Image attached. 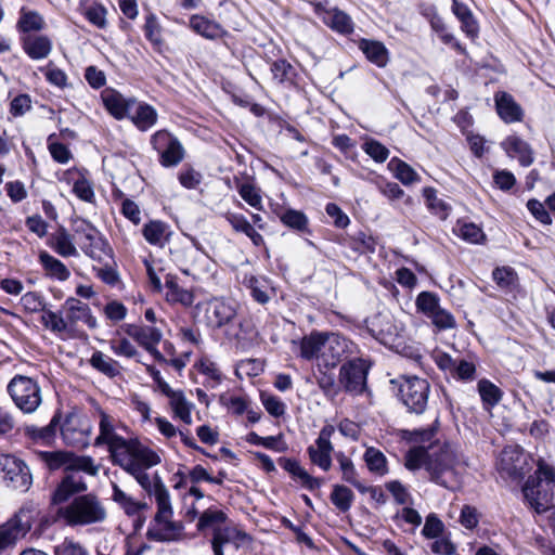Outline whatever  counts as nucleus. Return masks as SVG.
<instances>
[{
  "label": "nucleus",
  "instance_id": "nucleus-13",
  "mask_svg": "<svg viewBox=\"0 0 555 555\" xmlns=\"http://www.w3.org/2000/svg\"><path fill=\"white\" fill-rule=\"evenodd\" d=\"M150 142L158 155L159 165L164 168H175L185 157L186 152L180 140L166 129L152 134Z\"/></svg>",
  "mask_w": 555,
  "mask_h": 555
},
{
  "label": "nucleus",
  "instance_id": "nucleus-26",
  "mask_svg": "<svg viewBox=\"0 0 555 555\" xmlns=\"http://www.w3.org/2000/svg\"><path fill=\"white\" fill-rule=\"evenodd\" d=\"M501 146L509 157H516L522 167H528L533 163L532 150L521 138L509 135L501 143Z\"/></svg>",
  "mask_w": 555,
  "mask_h": 555
},
{
  "label": "nucleus",
  "instance_id": "nucleus-61",
  "mask_svg": "<svg viewBox=\"0 0 555 555\" xmlns=\"http://www.w3.org/2000/svg\"><path fill=\"white\" fill-rule=\"evenodd\" d=\"M171 399V405L176 415L185 424L192 423L191 410L185 397L182 392H177Z\"/></svg>",
  "mask_w": 555,
  "mask_h": 555
},
{
  "label": "nucleus",
  "instance_id": "nucleus-52",
  "mask_svg": "<svg viewBox=\"0 0 555 555\" xmlns=\"http://www.w3.org/2000/svg\"><path fill=\"white\" fill-rule=\"evenodd\" d=\"M349 247L358 254H374L376 248L375 238L364 232H359L349 241Z\"/></svg>",
  "mask_w": 555,
  "mask_h": 555
},
{
  "label": "nucleus",
  "instance_id": "nucleus-63",
  "mask_svg": "<svg viewBox=\"0 0 555 555\" xmlns=\"http://www.w3.org/2000/svg\"><path fill=\"white\" fill-rule=\"evenodd\" d=\"M109 345L112 351L118 357L132 359L139 354L134 345H132L131 341L125 337L112 339Z\"/></svg>",
  "mask_w": 555,
  "mask_h": 555
},
{
  "label": "nucleus",
  "instance_id": "nucleus-46",
  "mask_svg": "<svg viewBox=\"0 0 555 555\" xmlns=\"http://www.w3.org/2000/svg\"><path fill=\"white\" fill-rule=\"evenodd\" d=\"M431 453L425 447L411 448L404 457V465L409 470H417L425 466L429 461Z\"/></svg>",
  "mask_w": 555,
  "mask_h": 555
},
{
  "label": "nucleus",
  "instance_id": "nucleus-14",
  "mask_svg": "<svg viewBox=\"0 0 555 555\" xmlns=\"http://www.w3.org/2000/svg\"><path fill=\"white\" fill-rule=\"evenodd\" d=\"M530 456L519 446L505 447L499 459V468L512 479H522L531 470Z\"/></svg>",
  "mask_w": 555,
  "mask_h": 555
},
{
  "label": "nucleus",
  "instance_id": "nucleus-40",
  "mask_svg": "<svg viewBox=\"0 0 555 555\" xmlns=\"http://www.w3.org/2000/svg\"><path fill=\"white\" fill-rule=\"evenodd\" d=\"M363 460L371 473L378 476H384L388 473L387 459L380 450L369 447L363 454Z\"/></svg>",
  "mask_w": 555,
  "mask_h": 555
},
{
  "label": "nucleus",
  "instance_id": "nucleus-2",
  "mask_svg": "<svg viewBox=\"0 0 555 555\" xmlns=\"http://www.w3.org/2000/svg\"><path fill=\"white\" fill-rule=\"evenodd\" d=\"M522 493L529 505L538 514L555 508V469L540 462L534 476H530L522 487Z\"/></svg>",
  "mask_w": 555,
  "mask_h": 555
},
{
  "label": "nucleus",
  "instance_id": "nucleus-11",
  "mask_svg": "<svg viewBox=\"0 0 555 555\" xmlns=\"http://www.w3.org/2000/svg\"><path fill=\"white\" fill-rule=\"evenodd\" d=\"M372 363L363 358L344 362L339 369L338 383L341 389L353 397L367 392V376Z\"/></svg>",
  "mask_w": 555,
  "mask_h": 555
},
{
  "label": "nucleus",
  "instance_id": "nucleus-5",
  "mask_svg": "<svg viewBox=\"0 0 555 555\" xmlns=\"http://www.w3.org/2000/svg\"><path fill=\"white\" fill-rule=\"evenodd\" d=\"M392 390L409 414L423 415L429 402L431 387L426 378L402 375L390 380Z\"/></svg>",
  "mask_w": 555,
  "mask_h": 555
},
{
  "label": "nucleus",
  "instance_id": "nucleus-27",
  "mask_svg": "<svg viewBox=\"0 0 555 555\" xmlns=\"http://www.w3.org/2000/svg\"><path fill=\"white\" fill-rule=\"evenodd\" d=\"M128 118L140 131H147L156 125L158 114L152 105L144 102H137Z\"/></svg>",
  "mask_w": 555,
  "mask_h": 555
},
{
  "label": "nucleus",
  "instance_id": "nucleus-37",
  "mask_svg": "<svg viewBox=\"0 0 555 555\" xmlns=\"http://www.w3.org/2000/svg\"><path fill=\"white\" fill-rule=\"evenodd\" d=\"M227 519L228 516L223 511L209 507L198 516L196 528L201 532L207 529H211L214 532L215 529L220 528Z\"/></svg>",
  "mask_w": 555,
  "mask_h": 555
},
{
  "label": "nucleus",
  "instance_id": "nucleus-60",
  "mask_svg": "<svg viewBox=\"0 0 555 555\" xmlns=\"http://www.w3.org/2000/svg\"><path fill=\"white\" fill-rule=\"evenodd\" d=\"M385 488L387 491L391 493L393 500L399 505H405L412 503V495L409 492L408 488L402 485L399 480H390L385 483Z\"/></svg>",
  "mask_w": 555,
  "mask_h": 555
},
{
  "label": "nucleus",
  "instance_id": "nucleus-44",
  "mask_svg": "<svg viewBox=\"0 0 555 555\" xmlns=\"http://www.w3.org/2000/svg\"><path fill=\"white\" fill-rule=\"evenodd\" d=\"M90 364L93 369L108 377H115L119 374L118 362L104 354L102 351L93 352Z\"/></svg>",
  "mask_w": 555,
  "mask_h": 555
},
{
  "label": "nucleus",
  "instance_id": "nucleus-21",
  "mask_svg": "<svg viewBox=\"0 0 555 555\" xmlns=\"http://www.w3.org/2000/svg\"><path fill=\"white\" fill-rule=\"evenodd\" d=\"M20 41L26 55L35 61L48 57L52 51V41L46 35H25Z\"/></svg>",
  "mask_w": 555,
  "mask_h": 555
},
{
  "label": "nucleus",
  "instance_id": "nucleus-64",
  "mask_svg": "<svg viewBox=\"0 0 555 555\" xmlns=\"http://www.w3.org/2000/svg\"><path fill=\"white\" fill-rule=\"evenodd\" d=\"M443 529L444 525L440 520V518L436 514L430 513L425 519V525L422 529V534L426 539H436L442 534Z\"/></svg>",
  "mask_w": 555,
  "mask_h": 555
},
{
  "label": "nucleus",
  "instance_id": "nucleus-17",
  "mask_svg": "<svg viewBox=\"0 0 555 555\" xmlns=\"http://www.w3.org/2000/svg\"><path fill=\"white\" fill-rule=\"evenodd\" d=\"M334 433V426H323V428L320 430L319 437L314 442V446H309L307 449L310 461L323 472H328L332 467L331 454L334 450V447L331 442V437Z\"/></svg>",
  "mask_w": 555,
  "mask_h": 555
},
{
  "label": "nucleus",
  "instance_id": "nucleus-38",
  "mask_svg": "<svg viewBox=\"0 0 555 555\" xmlns=\"http://www.w3.org/2000/svg\"><path fill=\"white\" fill-rule=\"evenodd\" d=\"M196 367L201 374L206 376V387L216 388L221 384L222 373L218 364L208 357H202L196 362Z\"/></svg>",
  "mask_w": 555,
  "mask_h": 555
},
{
  "label": "nucleus",
  "instance_id": "nucleus-20",
  "mask_svg": "<svg viewBox=\"0 0 555 555\" xmlns=\"http://www.w3.org/2000/svg\"><path fill=\"white\" fill-rule=\"evenodd\" d=\"M88 170L85 168H72L65 172L67 182H73V193L81 201L93 204L95 194L91 182L88 180Z\"/></svg>",
  "mask_w": 555,
  "mask_h": 555
},
{
  "label": "nucleus",
  "instance_id": "nucleus-16",
  "mask_svg": "<svg viewBox=\"0 0 555 555\" xmlns=\"http://www.w3.org/2000/svg\"><path fill=\"white\" fill-rule=\"evenodd\" d=\"M324 341L321 360L325 367H335L343 358L352 354L357 348L353 341L337 333H326Z\"/></svg>",
  "mask_w": 555,
  "mask_h": 555
},
{
  "label": "nucleus",
  "instance_id": "nucleus-49",
  "mask_svg": "<svg viewBox=\"0 0 555 555\" xmlns=\"http://www.w3.org/2000/svg\"><path fill=\"white\" fill-rule=\"evenodd\" d=\"M395 173V177L405 185H409L418 180V175L415 170L399 158H392L388 165Z\"/></svg>",
  "mask_w": 555,
  "mask_h": 555
},
{
  "label": "nucleus",
  "instance_id": "nucleus-56",
  "mask_svg": "<svg viewBox=\"0 0 555 555\" xmlns=\"http://www.w3.org/2000/svg\"><path fill=\"white\" fill-rule=\"evenodd\" d=\"M317 383L326 397L334 398L341 389L339 383H336L335 375L325 371H319Z\"/></svg>",
  "mask_w": 555,
  "mask_h": 555
},
{
  "label": "nucleus",
  "instance_id": "nucleus-55",
  "mask_svg": "<svg viewBox=\"0 0 555 555\" xmlns=\"http://www.w3.org/2000/svg\"><path fill=\"white\" fill-rule=\"evenodd\" d=\"M440 305V297L433 292H421L415 299V306L417 312L422 313L424 317L433 312Z\"/></svg>",
  "mask_w": 555,
  "mask_h": 555
},
{
  "label": "nucleus",
  "instance_id": "nucleus-4",
  "mask_svg": "<svg viewBox=\"0 0 555 555\" xmlns=\"http://www.w3.org/2000/svg\"><path fill=\"white\" fill-rule=\"evenodd\" d=\"M59 429L67 444H85L91 433L90 426L77 430L70 417H67L64 424L61 425V412L56 411L48 425L43 427L27 425L24 428V434L35 443L50 446L54 441Z\"/></svg>",
  "mask_w": 555,
  "mask_h": 555
},
{
  "label": "nucleus",
  "instance_id": "nucleus-28",
  "mask_svg": "<svg viewBox=\"0 0 555 555\" xmlns=\"http://www.w3.org/2000/svg\"><path fill=\"white\" fill-rule=\"evenodd\" d=\"M224 335L229 340L235 341L237 346L245 347L253 341L256 332L249 321L236 318L234 323L224 330Z\"/></svg>",
  "mask_w": 555,
  "mask_h": 555
},
{
  "label": "nucleus",
  "instance_id": "nucleus-35",
  "mask_svg": "<svg viewBox=\"0 0 555 555\" xmlns=\"http://www.w3.org/2000/svg\"><path fill=\"white\" fill-rule=\"evenodd\" d=\"M323 22L331 29L341 35H350L353 33V22L351 17L337 8L331 9L327 16H323Z\"/></svg>",
  "mask_w": 555,
  "mask_h": 555
},
{
  "label": "nucleus",
  "instance_id": "nucleus-36",
  "mask_svg": "<svg viewBox=\"0 0 555 555\" xmlns=\"http://www.w3.org/2000/svg\"><path fill=\"white\" fill-rule=\"evenodd\" d=\"M43 17L36 11H27L22 8L16 23V29L21 36L31 35V31H40L44 28Z\"/></svg>",
  "mask_w": 555,
  "mask_h": 555
},
{
  "label": "nucleus",
  "instance_id": "nucleus-24",
  "mask_svg": "<svg viewBox=\"0 0 555 555\" xmlns=\"http://www.w3.org/2000/svg\"><path fill=\"white\" fill-rule=\"evenodd\" d=\"M279 465L287 472L295 480H299L301 486L309 490L314 491L321 487V480L311 476L299 462L291 457H280Z\"/></svg>",
  "mask_w": 555,
  "mask_h": 555
},
{
  "label": "nucleus",
  "instance_id": "nucleus-19",
  "mask_svg": "<svg viewBox=\"0 0 555 555\" xmlns=\"http://www.w3.org/2000/svg\"><path fill=\"white\" fill-rule=\"evenodd\" d=\"M236 319V310L222 300H212L206 309L207 324L215 328L229 327Z\"/></svg>",
  "mask_w": 555,
  "mask_h": 555
},
{
  "label": "nucleus",
  "instance_id": "nucleus-43",
  "mask_svg": "<svg viewBox=\"0 0 555 555\" xmlns=\"http://www.w3.org/2000/svg\"><path fill=\"white\" fill-rule=\"evenodd\" d=\"M246 285L250 289L251 297L261 305L270 300L268 291L270 288V281L264 276L250 275L246 279Z\"/></svg>",
  "mask_w": 555,
  "mask_h": 555
},
{
  "label": "nucleus",
  "instance_id": "nucleus-58",
  "mask_svg": "<svg viewBox=\"0 0 555 555\" xmlns=\"http://www.w3.org/2000/svg\"><path fill=\"white\" fill-rule=\"evenodd\" d=\"M492 278L502 289H512L517 280L516 272L511 267L495 268L492 272Z\"/></svg>",
  "mask_w": 555,
  "mask_h": 555
},
{
  "label": "nucleus",
  "instance_id": "nucleus-62",
  "mask_svg": "<svg viewBox=\"0 0 555 555\" xmlns=\"http://www.w3.org/2000/svg\"><path fill=\"white\" fill-rule=\"evenodd\" d=\"M362 149L377 163H384L389 156V150L374 139L366 140L363 143Z\"/></svg>",
  "mask_w": 555,
  "mask_h": 555
},
{
  "label": "nucleus",
  "instance_id": "nucleus-6",
  "mask_svg": "<svg viewBox=\"0 0 555 555\" xmlns=\"http://www.w3.org/2000/svg\"><path fill=\"white\" fill-rule=\"evenodd\" d=\"M461 464L466 465L462 454L453 444L446 442L437 451L431 452L426 470L429 473L430 481L447 489H454L457 482L456 467Z\"/></svg>",
  "mask_w": 555,
  "mask_h": 555
},
{
  "label": "nucleus",
  "instance_id": "nucleus-50",
  "mask_svg": "<svg viewBox=\"0 0 555 555\" xmlns=\"http://www.w3.org/2000/svg\"><path fill=\"white\" fill-rule=\"evenodd\" d=\"M41 324L53 333H64L67 330V322L61 311L54 312L47 307L42 310Z\"/></svg>",
  "mask_w": 555,
  "mask_h": 555
},
{
  "label": "nucleus",
  "instance_id": "nucleus-47",
  "mask_svg": "<svg viewBox=\"0 0 555 555\" xmlns=\"http://www.w3.org/2000/svg\"><path fill=\"white\" fill-rule=\"evenodd\" d=\"M166 288H167V300L171 302H179L184 307H190L193 305L194 296L193 294L180 287L175 281H166Z\"/></svg>",
  "mask_w": 555,
  "mask_h": 555
},
{
  "label": "nucleus",
  "instance_id": "nucleus-15",
  "mask_svg": "<svg viewBox=\"0 0 555 555\" xmlns=\"http://www.w3.org/2000/svg\"><path fill=\"white\" fill-rule=\"evenodd\" d=\"M0 469L7 487L25 492L31 485V475L28 466L21 460L7 455L0 460Z\"/></svg>",
  "mask_w": 555,
  "mask_h": 555
},
{
  "label": "nucleus",
  "instance_id": "nucleus-57",
  "mask_svg": "<svg viewBox=\"0 0 555 555\" xmlns=\"http://www.w3.org/2000/svg\"><path fill=\"white\" fill-rule=\"evenodd\" d=\"M237 192L241 197L251 207L257 210L262 209V198L259 190L251 183H240Z\"/></svg>",
  "mask_w": 555,
  "mask_h": 555
},
{
  "label": "nucleus",
  "instance_id": "nucleus-39",
  "mask_svg": "<svg viewBox=\"0 0 555 555\" xmlns=\"http://www.w3.org/2000/svg\"><path fill=\"white\" fill-rule=\"evenodd\" d=\"M477 388L486 409L495 406L502 399V390L489 379H480L477 384Z\"/></svg>",
  "mask_w": 555,
  "mask_h": 555
},
{
  "label": "nucleus",
  "instance_id": "nucleus-18",
  "mask_svg": "<svg viewBox=\"0 0 555 555\" xmlns=\"http://www.w3.org/2000/svg\"><path fill=\"white\" fill-rule=\"evenodd\" d=\"M101 98L106 111L117 120L130 117V113L137 104L135 98L125 96L112 88L102 91Z\"/></svg>",
  "mask_w": 555,
  "mask_h": 555
},
{
  "label": "nucleus",
  "instance_id": "nucleus-23",
  "mask_svg": "<svg viewBox=\"0 0 555 555\" xmlns=\"http://www.w3.org/2000/svg\"><path fill=\"white\" fill-rule=\"evenodd\" d=\"M494 102L496 113L502 120L507 124L521 120L522 109L509 93L505 91H498L494 94Z\"/></svg>",
  "mask_w": 555,
  "mask_h": 555
},
{
  "label": "nucleus",
  "instance_id": "nucleus-7",
  "mask_svg": "<svg viewBox=\"0 0 555 555\" xmlns=\"http://www.w3.org/2000/svg\"><path fill=\"white\" fill-rule=\"evenodd\" d=\"M73 501L57 509V515L69 526H87L102 522L106 518V509L93 493H77Z\"/></svg>",
  "mask_w": 555,
  "mask_h": 555
},
{
  "label": "nucleus",
  "instance_id": "nucleus-3",
  "mask_svg": "<svg viewBox=\"0 0 555 555\" xmlns=\"http://www.w3.org/2000/svg\"><path fill=\"white\" fill-rule=\"evenodd\" d=\"M155 496L157 512L154 516V522L157 528L150 527L146 537L150 540L157 542L172 541L179 534L182 526L172 521V506L170 494L162 478L158 475L154 476L153 493Z\"/></svg>",
  "mask_w": 555,
  "mask_h": 555
},
{
  "label": "nucleus",
  "instance_id": "nucleus-59",
  "mask_svg": "<svg viewBox=\"0 0 555 555\" xmlns=\"http://www.w3.org/2000/svg\"><path fill=\"white\" fill-rule=\"evenodd\" d=\"M233 539V530L229 527L216 528L211 539V548L215 555H224L223 546Z\"/></svg>",
  "mask_w": 555,
  "mask_h": 555
},
{
  "label": "nucleus",
  "instance_id": "nucleus-31",
  "mask_svg": "<svg viewBox=\"0 0 555 555\" xmlns=\"http://www.w3.org/2000/svg\"><path fill=\"white\" fill-rule=\"evenodd\" d=\"M190 28L197 35L210 40L220 38L223 33L219 23L197 14L191 16Z\"/></svg>",
  "mask_w": 555,
  "mask_h": 555
},
{
  "label": "nucleus",
  "instance_id": "nucleus-1",
  "mask_svg": "<svg viewBox=\"0 0 555 555\" xmlns=\"http://www.w3.org/2000/svg\"><path fill=\"white\" fill-rule=\"evenodd\" d=\"M37 456L49 470L63 468L65 472L51 495V503L54 505L65 503L77 493L87 491L88 486L79 472L90 476H96L99 472L92 457L76 455L70 451H39Z\"/></svg>",
  "mask_w": 555,
  "mask_h": 555
},
{
  "label": "nucleus",
  "instance_id": "nucleus-32",
  "mask_svg": "<svg viewBox=\"0 0 555 555\" xmlns=\"http://www.w3.org/2000/svg\"><path fill=\"white\" fill-rule=\"evenodd\" d=\"M168 228L169 227L163 221L152 220L143 225L142 235L149 244L164 247L165 244L169 242L168 236L170 233L168 232Z\"/></svg>",
  "mask_w": 555,
  "mask_h": 555
},
{
  "label": "nucleus",
  "instance_id": "nucleus-8",
  "mask_svg": "<svg viewBox=\"0 0 555 555\" xmlns=\"http://www.w3.org/2000/svg\"><path fill=\"white\" fill-rule=\"evenodd\" d=\"M94 446H107L112 461L116 464L122 456L129 455L143 444L138 439H126L119 436L115 431V420L100 410L99 435L94 440Z\"/></svg>",
  "mask_w": 555,
  "mask_h": 555
},
{
  "label": "nucleus",
  "instance_id": "nucleus-53",
  "mask_svg": "<svg viewBox=\"0 0 555 555\" xmlns=\"http://www.w3.org/2000/svg\"><path fill=\"white\" fill-rule=\"evenodd\" d=\"M450 376L460 382H472L476 378V365L465 359H457Z\"/></svg>",
  "mask_w": 555,
  "mask_h": 555
},
{
  "label": "nucleus",
  "instance_id": "nucleus-30",
  "mask_svg": "<svg viewBox=\"0 0 555 555\" xmlns=\"http://www.w3.org/2000/svg\"><path fill=\"white\" fill-rule=\"evenodd\" d=\"M367 330L373 338L385 346L392 345L398 335L397 327L389 320L379 317L371 322Z\"/></svg>",
  "mask_w": 555,
  "mask_h": 555
},
{
  "label": "nucleus",
  "instance_id": "nucleus-22",
  "mask_svg": "<svg viewBox=\"0 0 555 555\" xmlns=\"http://www.w3.org/2000/svg\"><path fill=\"white\" fill-rule=\"evenodd\" d=\"M163 338V333L159 328L151 325H141L137 343L144 348L155 361L159 363H167L166 358L157 349V345Z\"/></svg>",
  "mask_w": 555,
  "mask_h": 555
},
{
  "label": "nucleus",
  "instance_id": "nucleus-42",
  "mask_svg": "<svg viewBox=\"0 0 555 555\" xmlns=\"http://www.w3.org/2000/svg\"><path fill=\"white\" fill-rule=\"evenodd\" d=\"M332 504L340 512L347 513L354 501L353 492L344 485H334L331 495Z\"/></svg>",
  "mask_w": 555,
  "mask_h": 555
},
{
  "label": "nucleus",
  "instance_id": "nucleus-10",
  "mask_svg": "<svg viewBox=\"0 0 555 555\" xmlns=\"http://www.w3.org/2000/svg\"><path fill=\"white\" fill-rule=\"evenodd\" d=\"M72 234L81 251L93 260L100 261L103 254L111 251L106 240L98 228L83 218L73 219Z\"/></svg>",
  "mask_w": 555,
  "mask_h": 555
},
{
  "label": "nucleus",
  "instance_id": "nucleus-51",
  "mask_svg": "<svg viewBox=\"0 0 555 555\" xmlns=\"http://www.w3.org/2000/svg\"><path fill=\"white\" fill-rule=\"evenodd\" d=\"M281 221L283 224L293 230L310 233L308 229V218L304 212L299 210L291 208L285 210L281 216Z\"/></svg>",
  "mask_w": 555,
  "mask_h": 555
},
{
  "label": "nucleus",
  "instance_id": "nucleus-54",
  "mask_svg": "<svg viewBox=\"0 0 555 555\" xmlns=\"http://www.w3.org/2000/svg\"><path fill=\"white\" fill-rule=\"evenodd\" d=\"M202 173L191 165H184L178 172V181L186 190H195L202 183Z\"/></svg>",
  "mask_w": 555,
  "mask_h": 555
},
{
  "label": "nucleus",
  "instance_id": "nucleus-41",
  "mask_svg": "<svg viewBox=\"0 0 555 555\" xmlns=\"http://www.w3.org/2000/svg\"><path fill=\"white\" fill-rule=\"evenodd\" d=\"M436 193L434 188H425L423 190V195L429 211L440 220H446L450 215L451 206L446 201L437 197Z\"/></svg>",
  "mask_w": 555,
  "mask_h": 555
},
{
  "label": "nucleus",
  "instance_id": "nucleus-34",
  "mask_svg": "<svg viewBox=\"0 0 555 555\" xmlns=\"http://www.w3.org/2000/svg\"><path fill=\"white\" fill-rule=\"evenodd\" d=\"M325 334L322 332H312L308 336H304L300 340L299 356L305 360L321 358L324 348Z\"/></svg>",
  "mask_w": 555,
  "mask_h": 555
},
{
  "label": "nucleus",
  "instance_id": "nucleus-45",
  "mask_svg": "<svg viewBox=\"0 0 555 555\" xmlns=\"http://www.w3.org/2000/svg\"><path fill=\"white\" fill-rule=\"evenodd\" d=\"M271 73L279 83H293L297 76L296 68L284 59H279L271 64Z\"/></svg>",
  "mask_w": 555,
  "mask_h": 555
},
{
  "label": "nucleus",
  "instance_id": "nucleus-48",
  "mask_svg": "<svg viewBox=\"0 0 555 555\" xmlns=\"http://www.w3.org/2000/svg\"><path fill=\"white\" fill-rule=\"evenodd\" d=\"M454 231L457 236L470 244H481L486 240L482 229L473 222L457 223Z\"/></svg>",
  "mask_w": 555,
  "mask_h": 555
},
{
  "label": "nucleus",
  "instance_id": "nucleus-25",
  "mask_svg": "<svg viewBox=\"0 0 555 555\" xmlns=\"http://www.w3.org/2000/svg\"><path fill=\"white\" fill-rule=\"evenodd\" d=\"M48 245L61 257H77L79 255L75 246L73 234L64 227H60L51 233L48 238Z\"/></svg>",
  "mask_w": 555,
  "mask_h": 555
},
{
  "label": "nucleus",
  "instance_id": "nucleus-12",
  "mask_svg": "<svg viewBox=\"0 0 555 555\" xmlns=\"http://www.w3.org/2000/svg\"><path fill=\"white\" fill-rule=\"evenodd\" d=\"M8 393L23 413H33L41 403L39 385L30 377L15 375L8 384Z\"/></svg>",
  "mask_w": 555,
  "mask_h": 555
},
{
  "label": "nucleus",
  "instance_id": "nucleus-29",
  "mask_svg": "<svg viewBox=\"0 0 555 555\" xmlns=\"http://www.w3.org/2000/svg\"><path fill=\"white\" fill-rule=\"evenodd\" d=\"M359 49L365 57L377 67H385L389 61V52L385 44L380 41L361 39Z\"/></svg>",
  "mask_w": 555,
  "mask_h": 555
},
{
  "label": "nucleus",
  "instance_id": "nucleus-9",
  "mask_svg": "<svg viewBox=\"0 0 555 555\" xmlns=\"http://www.w3.org/2000/svg\"><path fill=\"white\" fill-rule=\"evenodd\" d=\"M159 463L160 456L154 450L143 444L134 449L129 455L122 456L115 465H118L133 476L142 489L152 494L154 480H151L150 475L145 470Z\"/></svg>",
  "mask_w": 555,
  "mask_h": 555
},
{
  "label": "nucleus",
  "instance_id": "nucleus-33",
  "mask_svg": "<svg viewBox=\"0 0 555 555\" xmlns=\"http://www.w3.org/2000/svg\"><path fill=\"white\" fill-rule=\"evenodd\" d=\"M39 262L49 278L63 282L68 280L70 276V272L67 267L46 250H41L39 253Z\"/></svg>",
  "mask_w": 555,
  "mask_h": 555
}]
</instances>
